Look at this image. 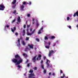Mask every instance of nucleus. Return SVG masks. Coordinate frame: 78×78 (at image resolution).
I'll use <instances>...</instances> for the list:
<instances>
[{
	"mask_svg": "<svg viewBox=\"0 0 78 78\" xmlns=\"http://www.w3.org/2000/svg\"><path fill=\"white\" fill-rule=\"evenodd\" d=\"M30 31H32V29H30Z\"/></svg>",
	"mask_w": 78,
	"mask_h": 78,
	"instance_id": "864d4df0",
	"label": "nucleus"
},
{
	"mask_svg": "<svg viewBox=\"0 0 78 78\" xmlns=\"http://www.w3.org/2000/svg\"><path fill=\"white\" fill-rule=\"evenodd\" d=\"M55 37L54 36H52L50 37V38L51 39H55Z\"/></svg>",
	"mask_w": 78,
	"mask_h": 78,
	"instance_id": "dca6fc26",
	"label": "nucleus"
},
{
	"mask_svg": "<svg viewBox=\"0 0 78 78\" xmlns=\"http://www.w3.org/2000/svg\"><path fill=\"white\" fill-rule=\"evenodd\" d=\"M41 58H39V60H41Z\"/></svg>",
	"mask_w": 78,
	"mask_h": 78,
	"instance_id": "69168bd1",
	"label": "nucleus"
},
{
	"mask_svg": "<svg viewBox=\"0 0 78 78\" xmlns=\"http://www.w3.org/2000/svg\"><path fill=\"white\" fill-rule=\"evenodd\" d=\"M17 19V21L18 22H21V20H20V16L18 17Z\"/></svg>",
	"mask_w": 78,
	"mask_h": 78,
	"instance_id": "6e6552de",
	"label": "nucleus"
},
{
	"mask_svg": "<svg viewBox=\"0 0 78 78\" xmlns=\"http://www.w3.org/2000/svg\"><path fill=\"white\" fill-rule=\"evenodd\" d=\"M29 4L30 5H31V2H30L29 3Z\"/></svg>",
	"mask_w": 78,
	"mask_h": 78,
	"instance_id": "8fccbe9b",
	"label": "nucleus"
},
{
	"mask_svg": "<svg viewBox=\"0 0 78 78\" xmlns=\"http://www.w3.org/2000/svg\"><path fill=\"white\" fill-rule=\"evenodd\" d=\"M35 78V77H33V78Z\"/></svg>",
	"mask_w": 78,
	"mask_h": 78,
	"instance_id": "774afa93",
	"label": "nucleus"
},
{
	"mask_svg": "<svg viewBox=\"0 0 78 78\" xmlns=\"http://www.w3.org/2000/svg\"><path fill=\"white\" fill-rule=\"evenodd\" d=\"M36 59L37 60H39V58H36Z\"/></svg>",
	"mask_w": 78,
	"mask_h": 78,
	"instance_id": "5fc2aeb1",
	"label": "nucleus"
},
{
	"mask_svg": "<svg viewBox=\"0 0 78 78\" xmlns=\"http://www.w3.org/2000/svg\"><path fill=\"white\" fill-rule=\"evenodd\" d=\"M41 30H39L38 32V34H41Z\"/></svg>",
	"mask_w": 78,
	"mask_h": 78,
	"instance_id": "bb28decb",
	"label": "nucleus"
},
{
	"mask_svg": "<svg viewBox=\"0 0 78 78\" xmlns=\"http://www.w3.org/2000/svg\"><path fill=\"white\" fill-rule=\"evenodd\" d=\"M29 37H26V40L27 41H28V40H29Z\"/></svg>",
	"mask_w": 78,
	"mask_h": 78,
	"instance_id": "f704fd0d",
	"label": "nucleus"
},
{
	"mask_svg": "<svg viewBox=\"0 0 78 78\" xmlns=\"http://www.w3.org/2000/svg\"><path fill=\"white\" fill-rule=\"evenodd\" d=\"M33 24H34V21H33Z\"/></svg>",
	"mask_w": 78,
	"mask_h": 78,
	"instance_id": "e2e57ef3",
	"label": "nucleus"
},
{
	"mask_svg": "<svg viewBox=\"0 0 78 78\" xmlns=\"http://www.w3.org/2000/svg\"><path fill=\"white\" fill-rule=\"evenodd\" d=\"M41 67L42 69H44V65H41Z\"/></svg>",
	"mask_w": 78,
	"mask_h": 78,
	"instance_id": "a878e982",
	"label": "nucleus"
},
{
	"mask_svg": "<svg viewBox=\"0 0 78 78\" xmlns=\"http://www.w3.org/2000/svg\"><path fill=\"white\" fill-rule=\"evenodd\" d=\"M16 23H17V25H18L19 24V22H17Z\"/></svg>",
	"mask_w": 78,
	"mask_h": 78,
	"instance_id": "13d9d810",
	"label": "nucleus"
},
{
	"mask_svg": "<svg viewBox=\"0 0 78 78\" xmlns=\"http://www.w3.org/2000/svg\"><path fill=\"white\" fill-rule=\"evenodd\" d=\"M43 60H41V64H43Z\"/></svg>",
	"mask_w": 78,
	"mask_h": 78,
	"instance_id": "e433bc0d",
	"label": "nucleus"
},
{
	"mask_svg": "<svg viewBox=\"0 0 78 78\" xmlns=\"http://www.w3.org/2000/svg\"><path fill=\"white\" fill-rule=\"evenodd\" d=\"M27 27H30V25H28L27 26Z\"/></svg>",
	"mask_w": 78,
	"mask_h": 78,
	"instance_id": "680f3d73",
	"label": "nucleus"
},
{
	"mask_svg": "<svg viewBox=\"0 0 78 78\" xmlns=\"http://www.w3.org/2000/svg\"><path fill=\"white\" fill-rule=\"evenodd\" d=\"M5 8V6L3 4L0 5V11H4Z\"/></svg>",
	"mask_w": 78,
	"mask_h": 78,
	"instance_id": "7ed1b4c3",
	"label": "nucleus"
},
{
	"mask_svg": "<svg viewBox=\"0 0 78 78\" xmlns=\"http://www.w3.org/2000/svg\"><path fill=\"white\" fill-rule=\"evenodd\" d=\"M72 27L70 26H69V28H71Z\"/></svg>",
	"mask_w": 78,
	"mask_h": 78,
	"instance_id": "6e6d98bb",
	"label": "nucleus"
},
{
	"mask_svg": "<svg viewBox=\"0 0 78 78\" xmlns=\"http://www.w3.org/2000/svg\"><path fill=\"white\" fill-rule=\"evenodd\" d=\"M16 22V19H14L12 21L11 23H14V22Z\"/></svg>",
	"mask_w": 78,
	"mask_h": 78,
	"instance_id": "412c9836",
	"label": "nucleus"
},
{
	"mask_svg": "<svg viewBox=\"0 0 78 78\" xmlns=\"http://www.w3.org/2000/svg\"><path fill=\"white\" fill-rule=\"evenodd\" d=\"M46 58V57H45V56H44V57H43V59H44V60H45Z\"/></svg>",
	"mask_w": 78,
	"mask_h": 78,
	"instance_id": "37998d69",
	"label": "nucleus"
},
{
	"mask_svg": "<svg viewBox=\"0 0 78 78\" xmlns=\"http://www.w3.org/2000/svg\"><path fill=\"white\" fill-rule=\"evenodd\" d=\"M28 50H30V49H29L28 47H26V48L24 50L25 51H28Z\"/></svg>",
	"mask_w": 78,
	"mask_h": 78,
	"instance_id": "f8f14e48",
	"label": "nucleus"
},
{
	"mask_svg": "<svg viewBox=\"0 0 78 78\" xmlns=\"http://www.w3.org/2000/svg\"><path fill=\"white\" fill-rule=\"evenodd\" d=\"M13 29L14 31H15V30H16V27H13Z\"/></svg>",
	"mask_w": 78,
	"mask_h": 78,
	"instance_id": "a19ab883",
	"label": "nucleus"
},
{
	"mask_svg": "<svg viewBox=\"0 0 78 78\" xmlns=\"http://www.w3.org/2000/svg\"><path fill=\"white\" fill-rule=\"evenodd\" d=\"M11 30L12 32H14V30L12 28H11Z\"/></svg>",
	"mask_w": 78,
	"mask_h": 78,
	"instance_id": "c85d7f7f",
	"label": "nucleus"
},
{
	"mask_svg": "<svg viewBox=\"0 0 78 78\" xmlns=\"http://www.w3.org/2000/svg\"><path fill=\"white\" fill-rule=\"evenodd\" d=\"M23 56H25V55H27V54H26L25 53L23 54Z\"/></svg>",
	"mask_w": 78,
	"mask_h": 78,
	"instance_id": "09e8293b",
	"label": "nucleus"
},
{
	"mask_svg": "<svg viewBox=\"0 0 78 78\" xmlns=\"http://www.w3.org/2000/svg\"><path fill=\"white\" fill-rule=\"evenodd\" d=\"M10 18L11 19L12 18V16H10Z\"/></svg>",
	"mask_w": 78,
	"mask_h": 78,
	"instance_id": "338daca9",
	"label": "nucleus"
},
{
	"mask_svg": "<svg viewBox=\"0 0 78 78\" xmlns=\"http://www.w3.org/2000/svg\"><path fill=\"white\" fill-rule=\"evenodd\" d=\"M27 34L28 36H30V35H31V34H31V33H30L29 32H28L27 33Z\"/></svg>",
	"mask_w": 78,
	"mask_h": 78,
	"instance_id": "a211bd4d",
	"label": "nucleus"
},
{
	"mask_svg": "<svg viewBox=\"0 0 78 78\" xmlns=\"http://www.w3.org/2000/svg\"><path fill=\"white\" fill-rule=\"evenodd\" d=\"M35 75L34 73H31L30 74H29V78H32L31 77H33V76H34Z\"/></svg>",
	"mask_w": 78,
	"mask_h": 78,
	"instance_id": "39448f33",
	"label": "nucleus"
},
{
	"mask_svg": "<svg viewBox=\"0 0 78 78\" xmlns=\"http://www.w3.org/2000/svg\"><path fill=\"white\" fill-rule=\"evenodd\" d=\"M55 45H56V44L54 43V46H55Z\"/></svg>",
	"mask_w": 78,
	"mask_h": 78,
	"instance_id": "bf43d9fd",
	"label": "nucleus"
},
{
	"mask_svg": "<svg viewBox=\"0 0 78 78\" xmlns=\"http://www.w3.org/2000/svg\"><path fill=\"white\" fill-rule=\"evenodd\" d=\"M35 29H34L33 31L32 32V33H31V34H34V32L35 31Z\"/></svg>",
	"mask_w": 78,
	"mask_h": 78,
	"instance_id": "6ab92c4d",
	"label": "nucleus"
},
{
	"mask_svg": "<svg viewBox=\"0 0 78 78\" xmlns=\"http://www.w3.org/2000/svg\"><path fill=\"white\" fill-rule=\"evenodd\" d=\"M36 26L37 27H38L39 26V23L38 22V21H37L36 22Z\"/></svg>",
	"mask_w": 78,
	"mask_h": 78,
	"instance_id": "ddd939ff",
	"label": "nucleus"
},
{
	"mask_svg": "<svg viewBox=\"0 0 78 78\" xmlns=\"http://www.w3.org/2000/svg\"><path fill=\"white\" fill-rule=\"evenodd\" d=\"M17 42H18V46H20V39L19 38L18 39V41Z\"/></svg>",
	"mask_w": 78,
	"mask_h": 78,
	"instance_id": "2eb2a0df",
	"label": "nucleus"
},
{
	"mask_svg": "<svg viewBox=\"0 0 78 78\" xmlns=\"http://www.w3.org/2000/svg\"><path fill=\"white\" fill-rule=\"evenodd\" d=\"M13 14H16V10H15L14 12H13Z\"/></svg>",
	"mask_w": 78,
	"mask_h": 78,
	"instance_id": "2f4dec72",
	"label": "nucleus"
},
{
	"mask_svg": "<svg viewBox=\"0 0 78 78\" xmlns=\"http://www.w3.org/2000/svg\"><path fill=\"white\" fill-rule=\"evenodd\" d=\"M70 20V17H69L68 16L67 17V20L68 21L69 20Z\"/></svg>",
	"mask_w": 78,
	"mask_h": 78,
	"instance_id": "7c9ffc66",
	"label": "nucleus"
},
{
	"mask_svg": "<svg viewBox=\"0 0 78 78\" xmlns=\"http://www.w3.org/2000/svg\"><path fill=\"white\" fill-rule=\"evenodd\" d=\"M34 69L35 70H37V67H35L34 68Z\"/></svg>",
	"mask_w": 78,
	"mask_h": 78,
	"instance_id": "4c0bfd02",
	"label": "nucleus"
},
{
	"mask_svg": "<svg viewBox=\"0 0 78 78\" xmlns=\"http://www.w3.org/2000/svg\"><path fill=\"white\" fill-rule=\"evenodd\" d=\"M45 48H48V49L50 48V47H49L48 46L46 45L45 46Z\"/></svg>",
	"mask_w": 78,
	"mask_h": 78,
	"instance_id": "aec40b11",
	"label": "nucleus"
},
{
	"mask_svg": "<svg viewBox=\"0 0 78 78\" xmlns=\"http://www.w3.org/2000/svg\"><path fill=\"white\" fill-rule=\"evenodd\" d=\"M60 72L61 73H62V70H60Z\"/></svg>",
	"mask_w": 78,
	"mask_h": 78,
	"instance_id": "49530a36",
	"label": "nucleus"
},
{
	"mask_svg": "<svg viewBox=\"0 0 78 78\" xmlns=\"http://www.w3.org/2000/svg\"><path fill=\"white\" fill-rule=\"evenodd\" d=\"M51 73H49V75H51Z\"/></svg>",
	"mask_w": 78,
	"mask_h": 78,
	"instance_id": "603ef678",
	"label": "nucleus"
},
{
	"mask_svg": "<svg viewBox=\"0 0 78 78\" xmlns=\"http://www.w3.org/2000/svg\"><path fill=\"white\" fill-rule=\"evenodd\" d=\"M43 72L44 73H46L47 72V70L46 69L44 70Z\"/></svg>",
	"mask_w": 78,
	"mask_h": 78,
	"instance_id": "393cba45",
	"label": "nucleus"
},
{
	"mask_svg": "<svg viewBox=\"0 0 78 78\" xmlns=\"http://www.w3.org/2000/svg\"><path fill=\"white\" fill-rule=\"evenodd\" d=\"M25 34V30H23V31L22 36H24Z\"/></svg>",
	"mask_w": 78,
	"mask_h": 78,
	"instance_id": "1a4fd4ad",
	"label": "nucleus"
},
{
	"mask_svg": "<svg viewBox=\"0 0 78 78\" xmlns=\"http://www.w3.org/2000/svg\"><path fill=\"white\" fill-rule=\"evenodd\" d=\"M48 44L49 46L50 45V44H51V42L49 41V42H48Z\"/></svg>",
	"mask_w": 78,
	"mask_h": 78,
	"instance_id": "72a5a7b5",
	"label": "nucleus"
},
{
	"mask_svg": "<svg viewBox=\"0 0 78 78\" xmlns=\"http://www.w3.org/2000/svg\"><path fill=\"white\" fill-rule=\"evenodd\" d=\"M15 35H16V36H17L18 35V33H17V32H16L15 33Z\"/></svg>",
	"mask_w": 78,
	"mask_h": 78,
	"instance_id": "79ce46f5",
	"label": "nucleus"
},
{
	"mask_svg": "<svg viewBox=\"0 0 78 78\" xmlns=\"http://www.w3.org/2000/svg\"><path fill=\"white\" fill-rule=\"evenodd\" d=\"M17 67H18V68H20V69L21 67V66L20 65H19V64H18V65L17 66Z\"/></svg>",
	"mask_w": 78,
	"mask_h": 78,
	"instance_id": "b1692460",
	"label": "nucleus"
},
{
	"mask_svg": "<svg viewBox=\"0 0 78 78\" xmlns=\"http://www.w3.org/2000/svg\"><path fill=\"white\" fill-rule=\"evenodd\" d=\"M15 58H17L12 59V61L14 63H16V65H19L23 62V59L21 58L19 54L15 55Z\"/></svg>",
	"mask_w": 78,
	"mask_h": 78,
	"instance_id": "f257e3e1",
	"label": "nucleus"
},
{
	"mask_svg": "<svg viewBox=\"0 0 78 78\" xmlns=\"http://www.w3.org/2000/svg\"><path fill=\"white\" fill-rule=\"evenodd\" d=\"M32 21H33V22H34V19H33Z\"/></svg>",
	"mask_w": 78,
	"mask_h": 78,
	"instance_id": "4d7b16f0",
	"label": "nucleus"
},
{
	"mask_svg": "<svg viewBox=\"0 0 78 78\" xmlns=\"http://www.w3.org/2000/svg\"><path fill=\"white\" fill-rule=\"evenodd\" d=\"M26 4V2H23V5H25Z\"/></svg>",
	"mask_w": 78,
	"mask_h": 78,
	"instance_id": "58836bf2",
	"label": "nucleus"
},
{
	"mask_svg": "<svg viewBox=\"0 0 78 78\" xmlns=\"http://www.w3.org/2000/svg\"><path fill=\"white\" fill-rule=\"evenodd\" d=\"M37 56H36L32 58V60L34 62H36V58Z\"/></svg>",
	"mask_w": 78,
	"mask_h": 78,
	"instance_id": "423d86ee",
	"label": "nucleus"
},
{
	"mask_svg": "<svg viewBox=\"0 0 78 78\" xmlns=\"http://www.w3.org/2000/svg\"><path fill=\"white\" fill-rule=\"evenodd\" d=\"M28 61H29V60L27 59V61L26 62V63H27V62H28Z\"/></svg>",
	"mask_w": 78,
	"mask_h": 78,
	"instance_id": "c03bdc74",
	"label": "nucleus"
},
{
	"mask_svg": "<svg viewBox=\"0 0 78 78\" xmlns=\"http://www.w3.org/2000/svg\"><path fill=\"white\" fill-rule=\"evenodd\" d=\"M52 75H53V76H55V73H53L52 74Z\"/></svg>",
	"mask_w": 78,
	"mask_h": 78,
	"instance_id": "a18cd8bd",
	"label": "nucleus"
},
{
	"mask_svg": "<svg viewBox=\"0 0 78 78\" xmlns=\"http://www.w3.org/2000/svg\"><path fill=\"white\" fill-rule=\"evenodd\" d=\"M29 72L30 73H33V70L30 69V70Z\"/></svg>",
	"mask_w": 78,
	"mask_h": 78,
	"instance_id": "f3484780",
	"label": "nucleus"
},
{
	"mask_svg": "<svg viewBox=\"0 0 78 78\" xmlns=\"http://www.w3.org/2000/svg\"><path fill=\"white\" fill-rule=\"evenodd\" d=\"M26 5H27V4H28V3L27 2H26Z\"/></svg>",
	"mask_w": 78,
	"mask_h": 78,
	"instance_id": "0e129e2a",
	"label": "nucleus"
},
{
	"mask_svg": "<svg viewBox=\"0 0 78 78\" xmlns=\"http://www.w3.org/2000/svg\"><path fill=\"white\" fill-rule=\"evenodd\" d=\"M54 51L53 50H51L49 51V53L48 54V56L49 57H50L51 56H52V54L54 53Z\"/></svg>",
	"mask_w": 78,
	"mask_h": 78,
	"instance_id": "20e7f679",
	"label": "nucleus"
},
{
	"mask_svg": "<svg viewBox=\"0 0 78 78\" xmlns=\"http://www.w3.org/2000/svg\"><path fill=\"white\" fill-rule=\"evenodd\" d=\"M16 0H13L12 2V3L13 5H15L16 3Z\"/></svg>",
	"mask_w": 78,
	"mask_h": 78,
	"instance_id": "9b49d317",
	"label": "nucleus"
},
{
	"mask_svg": "<svg viewBox=\"0 0 78 78\" xmlns=\"http://www.w3.org/2000/svg\"><path fill=\"white\" fill-rule=\"evenodd\" d=\"M36 40L37 41V42H39V39H38V38H36Z\"/></svg>",
	"mask_w": 78,
	"mask_h": 78,
	"instance_id": "c9c22d12",
	"label": "nucleus"
},
{
	"mask_svg": "<svg viewBox=\"0 0 78 78\" xmlns=\"http://www.w3.org/2000/svg\"><path fill=\"white\" fill-rule=\"evenodd\" d=\"M27 17H30V14H27Z\"/></svg>",
	"mask_w": 78,
	"mask_h": 78,
	"instance_id": "ea45409f",
	"label": "nucleus"
},
{
	"mask_svg": "<svg viewBox=\"0 0 78 78\" xmlns=\"http://www.w3.org/2000/svg\"><path fill=\"white\" fill-rule=\"evenodd\" d=\"M47 62H46V64L47 65V68H50V67L52 68V65H51L49 64V63L50 62V61H49L48 59H46Z\"/></svg>",
	"mask_w": 78,
	"mask_h": 78,
	"instance_id": "f03ea898",
	"label": "nucleus"
},
{
	"mask_svg": "<svg viewBox=\"0 0 78 78\" xmlns=\"http://www.w3.org/2000/svg\"><path fill=\"white\" fill-rule=\"evenodd\" d=\"M42 57V55H41L39 54V55H38V57L40 58H41Z\"/></svg>",
	"mask_w": 78,
	"mask_h": 78,
	"instance_id": "cd10ccee",
	"label": "nucleus"
},
{
	"mask_svg": "<svg viewBox=\"0 0 78 78\" xmlns=\"http://www.w3.org/2000/svg\"><path fill=\"white\" fill-rule=\"evenodd\" d=\"M16 7V4H13V5H12V8L14 9H15V8Z\"/></svg>",
	"mask_w": 78,
	"mask_h": 78,
	"instance_id": "4468645a",
	"label": "nucleus"
},
{
	"mask_svg": "<svg viewBox=\"0 0 78 78\" xmlns=\"http://www.w3.org/2000/svg\"><path fill=\"white\" fill-rule=\"evenodd\" d=\"M30 64L31 63H29L27 65V67H30Z\"/></svg>",
	"mask_w": 78,
	"mask_h": 78,
	"instance_id": "473e14b6",
	"label": "nucleus"
},
{
	"mask_svg": "<svg viewBox=\"0 0 78 78\" xmlns=\"http://www.w3.org/2000/svg\"><path fill=\"white\" fill-rule=\"evenodd\" d=\"M23 27H24V28H26V25H24Z\"/></svg>",
	"mask_w": 78,
	"mask_h": 78,
	"instance_id": "3c124183",
	"label": "nucleus"
},
{
	"mask_svg": "<svg viewBox=\"0 0 78 78\" xmlns=\"http://www.w3.org/2000/svg\"><path fill=\"white\" fill-rule=\"evenodd\" d=\"M43 30V27H42L41 29V30Z\"/></svg>",
	"mask_w": 78,
	"mask_h": 78,
	"instance_id": "052dcab7",
	"label": "nucleus"
},
{
	"mask_svg": "<svg viewBox=\"0 0 78 78\" xmlns=\"http://www.w3.org/2000/svg\"><path fill=\"white\" fill-rule=\"evenodd\" d=\"M64 76H65L64 74H63V76H61L60 77L61 78H64Z\"/></svg>",
	"mask_w": 78,
	"mask_h": 78,
	"instance_id": "5701e85b",
	"label": "nucleus"
},
{
	"mask_svg": "<svg viewBox=\"0 0 78 78\" xmlns=\"http://www.w3.org/2000/svg\"><path fill=\"white\" fill-rule=\"evenodd\" d=\"M22 43H23V45H26L25 43V42H24V41H22Z\"/></svg>",
	"mask_w": 78,
	"mask_h": 78,
	"instance_id": "4be33fe9",
	"label": "nucleus"
},
{
	"mask_svg": "<svg viewBox=\"0 0 78 78\" xmlns=\"http://www.w3.org/2000/svg\"><path fill=\"white\" fill-rule=\"evenodd\" d=\"M44 39L45 40H47L48 39V37H47L46 36L45 37Z\"/></svg>",
	"mask_w": 78,
	"mask_h": 78,
	"instance_id": "c756f323",
	"label": "nucleus"
},
{
	"mask_svg": "<svg viewBox=\"0 0 78 78\" xmlns=\"http://www.w3.org/2000/svg\"><path fill=\"white\" fill-rule=\"evenodd\" d=\"M24 8H25V7L23 5L21 6L20 8L22 11H23V9Z\"/></svg>",
	"mask_w": 78,
	"mask_h": 78,
	"instance_id": "9d476101",
	"label": "nucleus"
},
{
	"mask_svg": "<svg viewBox=\"0 0 78 78\" xmlns=\"http://www.w3.org/2000/svg\"><path fill=\"white\" fill-rule=\"evenodd\" d=\"M28 46H29L30 48H31V49H33V44H28Z\"/></svg>",
	"mask_w": 78,
	"mask_h": 78,
	"instance_id": "0eeeda50",
	"label": "nucleus"
},
{
	"mask_svg": "<svg viewBox=\"0 0 78 78\" xmlns=\"http://www.w3.org/2000/svg\"><path fill=\"white\" fill-rule=\"evenodd\" d=\"M5 27H6L7 28H9V26L8 25H7L5 26Z\"/></svg>",
	"mask_w": 78,
	"mask_h": 78,
	"instance_id": "de8ad7c7",
	"label": "nucleus"
}]
</instances>
